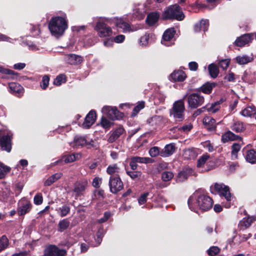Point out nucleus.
<instances>
[{"mask_svg":"<svg viewBox=\"0 0 256 256\" xmlns=\"http://www.w3.org/2000/svg\"><path fill=\"white\" fill-rule=\"evenodd\" d=\"M212 199L207 195L195 192L188 198V204L190 209L197 212L198 210L202 212L210 210L212 206Z\"/></svg>","mask_w":256,"mask_h":256,"instance_id":"nucleus-1","label":"nucleus"},{"mask_svg":"<svg viewBox=\"0 0 256 256\" xmlns=\"http://www.w3.org/2000/svg\"><path fill=\"white\" fill-rule=\"evenodd\" d=\"M66 16H55L52 18L49 24L48 28L52 34L56 37L62 35L68 28Z\"/></svg>","mask_w":256,"mask_h":256,"instance_id":"nucleus-2","label":"nucleus"},{"mask_svg":"<svg viewBox=\"0 0 256 256\" xmlns=\"http://www.w3.org/2000/svg\"><path fill=\"white\" fill-rule=\"evenodd\" d=\"M212 192H218L221 197H224L226 202L224 205L226 208H229L234 201V197L230 192L228 186L222 183H216L214 186L211 187Z\"/></svg>","mask_w":256,"mask_h":256,"instance_id":"nucleus-3","label":"nucleus"},{"mask_svg":"<svg viewBox=\"0 0 256 256\" xmlns=\"http://www.w3.org/2000/svg\"><path fill=\"white\" fill-rule=\"evenodd\" d=\"M164 20H176L178 21L184 19L185 16L182 8L177 4L168 7L162 13Z\"/></svg>","mask_w":256,"mask_h":256,"instance_id":"nucleus-4","label":"nucleus"},{"mask_svg":"<svg viewBox=\"0 0 256 256\" xmlns=\"http://www.w3.org/2000/svg\"><path fill=\"white\" fill-rule=\"evenodd\" d=\"M12 136L10 132L0 130V146L2 150L8 152L11 151Z\"/></svg>","mask_w":256,"mask_h":256,"instance_id":"nucleus-5","label":"nucleus"},{"mask_svg":"<svg viewBox=\"0 0 256 256\" xmlns=\"http://www.w3.org/2000/svg\"><path fill=\"white\" fill-rule=\"evenodd\" d=\"M184 105L183 100H179L176 102L170 111V115L172 116L176 121L181 122L184 119Z\"/></svg>","mask_w":256,"mask_h":256,"instance_id":"nucleus-6","label":"nucleus"},{"mask_svg":"<svg viewBox=\"0 0 256 256\" xmlns=\"http://www.w3.org/2000/svg\"><path fill=\"white\" fill-rule=\"evenodd\" d=\"M94 30L100 38L110 37L113 34L111 28L100 20L96 22Z\"/></svg>","mask_w":256,"mask_h":256,"instance_id":"nucleus-7","label":"nucleus"},{"mask_svg":"<svg viewBox=\"0 0 256 256\" xmlns=\"http://www.w3.org/2000/svg\"><path fill=\"white\" fill-rule=\"evenodd\" d=\"M74 146H85L88 148H96L97 146L96 142L86 136H76L74 140Z\"/></svg>","mask_w":256,"mask_h":256,"instance_id":"nucleus-8","label":"nucleus"},{"mask_svg":"<svg viewBox=\"0 0 256 256\" xmlns=\"http://www.w3.org/2000/svg\"><path fill=\"white\" fill-rule=\"evenodd\" d=\"M102 112L104 116H107L112 120H118L122 117V114L120 112L116 107L104 106Z\"/></svg>","mask_w":256,"mask_h":256,"instance_id":"nucleus-9","label":"nucleus"},{"mask_svg":"<svg viewBox=\"0 0 256 256\" xmlns=\"http://www.w3.org/2000/svg\"><path fill=\"white\" fill-rule=\"evenodd\" d=\"M108 185L110 192L113 194L120 192L124 187L123 183L119 176H110Z\"/></svg>","mask_w":256,"mask_h":256,"instance_id":"nucleus-10","label":"nucleus"},{"mask_svg":"<svg viewBox=\"0 0 256 256\" xmlns=\"http://www.w3.org/2000/svg\"><path fill=\"white\" fill-rule=\"evenodd\" d=\"M88 186V180H82L76 182L74 189L72 190V195L74 197L75 199L83 194L86 188Z\"/></svg>","mask_w":256,"mask_h":256,"instance_id":"nucleus-11","label":"nucleus"},{"mask_svg":"<svg viewBox=\"0 0 256 256\" xmlns=\"http://www.w3.org/2000/svg\"><path fill=\"white\" fill-rule=\"evenodd\" d=\"M204 102V97L198 94H191L188 97V105L192 108H196L202 105Z\"/></svg>","mask_w":256,"mask_h":256,"instance_id":"nucleus-12","label":"nucleus"},{"mask_svg":"<svg viewBox=\"0 0 256 256\" xmlns=\"http://www.w3.org/2000/svg\"><path fill=\"white\" fill-rule=\"evenodd\" d=\"M66 253L64 249H60L57 246L53 245L50 246L44 250L45 256H64Z\"/></svg>","mask_w":256,"mask_h":256,"instance_id":"nucleus-13","label":"nucleus"},{"mask_svg":"<svg viewBox=\"0 0 256 256\" xmlns=\"http://www.w3.org/2000/svg\"><path fill=\"white\" fill-rule=\"evenodd\" d=\"M222 102V100H220L219 101H217L213 104H212L210 106H207L206 108L207 111L211 113H216L217 112L220 108V104ZM202 109H205V108H200L197 110L194 113V116H196L200 114L204 110Z\"/></svg>","mask_w":256,"mask_h":256,"instance_id":"nucleus-14","label":"nucleus"},{"mask_svg":"<svg viewBox=\"0 0 256 256\" xmlns=\"http://www.w3.org/2000/svg\"><path fill=\"white\" fill-rule=\"evenodd\" d=\"M31 204L26 200H22L19 202V207L18 210V215L23 216L28 212L31 209Z\"/></svg>","mask_w":256,"mask_h":256,"instance_id":"nucleus-15","label":"nucleus"},{"mask_svg":"<svg viewBox=\"0 0 256 256\" xmlns=\"http://www.w3.org/2000/svg\"><path fill=\"white\" fill-rule=\"evenodd\" d=\"M64 60L67 64L70 65L78 64L82 62V56L73 54H66Z\"/></svg>","mask_w":256,"mask_h":256,"instance_id":"nucleus-16","label":"nucleus"},{"mask_svg":"<svg viewBox=\"0 0 256 256\" xmlns=\"http://www.w3.org/2000/svg\"><path fill=\"white\" fill-rule=\"evenodd\" d=\"M254 38V34H244L238 38L235 41L236 44L238 46H244L250 43Z\"/></svg>","mask_w":256,"mask_h":256,"instance_id":"nucleus-17","label":"nucleus"},{"mask_svg":"<svg viewBox=\"0 0 256 256\" xmlns=\"http://www.w3.org/2000/svg\"><path fill=\"white\" fill-rule=\"evenodd\" d=\"M175 32L176 31L174 28H171L166 30L163 34L162 43L166 46H170L171 43L170 41L172 39Z\"/></svg>","mask_w":256,"mask_h":256,"instance_id":"nucleus-18","label":"nucleus"},{"mask_svg":"<svg viewBox=\"0 0 256 256\" xmlns=\"http://www.w3.org/2000/svg\"><path fill=\"white\" fill-rule=\"evenodd\" d=\"M96 120V112L94 110H91L86 116L84 121L82 124V126L85 128H89L94 124Z\"/></svg>","mask_w":256,"mask_h":256,"instance_id":"nucleus-19","label":"nucleus"},{"mask_svg":"<svg viewBox=\"0 0 256 256\" xmlns=\"http://www.w3.org/2000/svg\"><path fill=\"white\" fill-rule=\"evenodd\" d=\"M146 10L144 4H138L134 8V15L138 20L143 19Z\"/></svg>","mask_w":256,"mask_h":256,"instance_id":"nucleus-20","label":"nucleus"},{"mask_svg":"<svg viewBox=\"0 0 256 256\" xmlns=\"http://www.w3.org/2000/svg\"><path fill=\"white\" fill-rule=\"evenodd\" d=\"M8 86L10 92L18 96H20L24 92V88L18 83L10 82Z\"/></svg>","mask_w":256,"mask_h":256,"instance_id":"nucleus-21","label":"nucleus"},{"mask_svg":"<svg viewBox=\"0 0 256 256\" xmlns=\"http://www.w3.org/2000/svg\"><path fill=\"white\" fill-rule=\"evenodd\" d=\"M160 16V13L157 12H150L147 16L146 20V23L149 26H152L154 25L158 22Z\"/></svg>","mask_w":256,"mask_h":256,"instance_id":"nucleus-22","label":"nucleus"},{"mask_svg":"<svg viewBox=\"0 0 256 256\" xmlns=\"http://www.w3.org/2000/svg\"><path fill=\"white\" fill-rule=\"evenodd\" d=\"M174 82H183L186 78V74L182 70H176L170 76Z\"/></svg>","mask_w":256,"mask_h":256,"instance_id":"nucleus-23","label":"nucleus"},{"mask_svg":"<svg viewBox=\"0 0 256 256\" xmlns=\"http://www.w3.org/2000/svg\"><path fill=\"white\" fill-rule=\"evenodd\" d=\"M176 150V146L174 144H166L164 148L161 150L160 156L162 157H168L172 155Z\"/></svg>","mask_w":256,"mask_h":256,"instance_id":"nucleus-24","label":"nucleus"},{"mask_svg":"<svg viewBox=\"0 0 256 256\" xmlns=\"http://www.w3.org/2000/svg\"><path fill=\"white\" fill-rule=\"evenodd\" d=\"M204 124L207 126V128L210 131L214 130L216 129V121L212 118L207 116L203 119Z\"/></svg>","mask_w":256,"mask_h":256,"instance_id":"nucleus-25","label":"nucleus"},{"mask_svg":"<svg viewBox=\"0 0 256 256\" xmlns=\"http://www.w3.org/2000/svg\"><path fill=\"white\" fill-rule=\"evenodd\" d=\"M209 26L208 20H202L194 26V30L195 32H200L201 30L206 32L208 30Z\"/></svg>","mask_w":256,"mask_h":256,"instance_id":"nucleus-26","label":"nucleus"},{"mask_svg":"<svg viewBox=\"0 0 256 256\" xmlns=\"http://www.w3.org/2000/svg\"><path fill=\"white\" fill-rule=\"evenodd\" d=\"M149 124L155 128L162 126L164 124V120L162 116H154L148 120Z\"/></svg>","mask_w":256,"mask_h":256,"instance_id":"nucleus-27","label":"nucleus"},{"mask_svg":"<svg viewBox=\"0 0 256 256\" xmlns=\"http://www.w3.org/2000/svg\"><path fill=\"white\" fill-rule=\"evenodd\" d=\"M256 220L254 216H249L244 218L240 222L239 226L241 230H244L250 226L252 223Z\"/></svg>","mask_w":256,"mask_h":256,"instance_id":"nucleus-28","label":"nucleus"},{"mask_svg":"<svg viewBox=\"0 0 256 256\" xmlns=\"http://www.w3.org/2000/svg\"><path fill=\"white\" fill-rule=\"evenodd\" d=\"M114 22L117 28H122L124 32H129L131 30L130 24L122 18H116Z\"/></svg>","mask_w":256,"mask_h":256,"instance_id":"nucleus-29","label":"nucleus"},{"mask_svg":"<svg viewBox=\"0 0 256 256\" xmlns=\"http://www.w3.org/2000/svg\"><path fill=\"white\" fill-rule=\"evenodd\" d=\"M238 139L242 140V138L240 137L238 135L234 134L230 131L227 132L222 136V140L224 142H227L228 140H236Z\"/></svg>","mask_w":256,"mask_h":256,"instance_id":"nucleus-30","label":"nucleus"},{"mask_svg":"<svg viewBox=\"0 0 256 256\" xmlns=\"http://www.w3.org/2000/svg\"><path fill=\"white\" fill-rule=\"evenodd\" d=\"M120 168L116 164H114L108 166L106 168V172L112 176L114 174H118L120 172Z\"/></svg>","mask_w":256,"mask_h":256,"instance_id":"nucleus-31","label":"nucleus"},{"mask_svg":"<svg viewBox=\"0 0 256 256\" xmlns=\"http://www.w3.org/2000/svg\"><path fill=\"white\" fill-rule=\"evenodd\" d=\"M216 86V84L215 82H208L200 87V90L203 93L209 94L212 92V88Z\"/></svg>","mask_w":256,"mask_h":256,"instance_id":"nucleus-32","label":"nucleus"},{"mask_svg":"<svg viewBox=\"0 0 256 256\" xmlns=\"http://www.w3.org/2000/svg\"><path fill=\"white\" fill-rule=\"evenodd\" d=\"M62 176V174L60 172L56 173L51 176L49 177L44 182V186H50L57 180L60 179Z\"/></svg>","mask_w":256,"mask_h":256,"instance_id":"nucleus-33","label":"nucleus"},{"mask_svg":"<svg viewBox=\"0 0 256 256\" xmlns=\"http://www.w3.org/2000/svg\"><path fill=\"white\" fill-rule=\"evenodd\" d=\"M244 142L242 141L241 144L234 143L232 146V158L233 160L236 159L238 158L237 154L240 150L242 144Z\"/></svg>","mask_w":256,"mask_h":256,"instance_id":"nucleus-34","label":"nucleus"},{"mask_svg":"<svg viewBox=\"0 0 256 256\" xmlns=\"http://www.w3.org/2000/svg\"><path fill=\"white\" fill-rule=\"evenodd\" d=\"M246 160L251 164L256 163V151L250 150L248 151L246 156Z\"/></svg>","mask_w":256,"mask_h":256,"instance_id":"nucleus-35","label":"nucleus"},{"mask_svg":"<svg viewBox=\"0 0 256 256\" xmlns=\"http://www.w3.org/2000/svg\"><path fill=\"white\" fill-rule=\"evenodd\" d=\"M58 214L60 217L66 216L70 212V207L68 204H64L56 210Z\"/></svg>","mask_w":256,"mask_h":256,"instance_id":"nucleus-36","label":"nucleus"},{"mask_svg":"<svg viewBox=\"0 0 256 256\" xmlns=\"http://www.w3.org/2000/svg\"><path fill=\"white\" fill-rule=\"evenodd\" d=\"M209 74L210 76L214 78H216L218 74L219 70L218 67L214 64H212L208 66Z\"/></svg>","mask_w":256,"mask_h":256,"instance_id":"nucleus-37","label":"nucleus"},{"mask_svg":"<svg viewBox=\"0 0 256 256\" xmlns=\"http://www.w3.org/2000/svg\"><path fill=\"white\" fill-rule=\"evenodd\" d=\"M230 128L232 130L236 132H242L245 129L243 123L239 121L234 122Z\"/></svg>","mask_w":256,"mask_h":256,"instance_id":"nucleus-38","label":"nucleus"},{"mask_svg":"<svg viewBox=\"0 0 256 256\" xmlns=\"http://www.w3.org/2000/svg\"><path fill=\"white\" fill-rule=\"evenodd\" d=\"M256 114V110L254 106H249L241 112V114L244 116H251Z\"/></svg>","mask_w":256,"mask_h":256,"instance_id":"nucleus-39","label":"nucleus"},{"mask_svg":"<svg viewBox=\"0 0 256 256\" xmlns=\"http://www.w3.org/2000/svg\"><path fill=\"white\" fill-rule=\"evenodd\" d=\"M10 170V167L0 162V179L4 178Z\"/></svg>","mask_w":256,"mask_h":256,"instance_id":"nucleus-40","label":"nucleus"},{"mask_svg":"<svg viewBox=\"0 0 256 256\" xmlns=\"http://www.w3.org/2000/svg\"><path fill=\"white\" fill-rule=\"evenodd\" d=\"M70 221L68 219H64L60 220L58 224V231L62 232L67 229L70 226Z\"/></svg>","mask_w":256,"mask_h":256,"instance_id":"nucleus-41","label":"nucleus"},{"mask_svg":"<svg viewBox=\"0 0 256 256\" xmlns=\"http://www.w3.org/2000/svg\"><path fill=\"white\" fill-rule=\"evenodd\" d=\"M252 60V58L246 56H238L236 58V62L240 64H244Z\"/></svg>","mask_w":256,"mask_h":256,"instance_id":"nucleus-42","label":"nucleus"},{"mask_svg":"<svg viewBox=\"0 0 256 256\" xmlns=\"http://www.w3.org/2000/svg\"><path fill=\"white\" fill-rule=\"evenodd\" d=\"M80 156L79 154L68 155L64 158V161L65 163L72 162L78 159Z\"/></svg>","mask_w":256,"mask_h":256,"instance_id":"nucleus-43","label":"nucleus"},{"mask_svg":"<svg viewBox=\"0 0 256 256\" xmlns=\"http://www.w3.org/2000/svg\"><path fill=\"white\" fill-rule=\"evenodd\" d=\"M183 156L186 158H194L196 157V153L193 149L188 148L184 151Z\"/></svg>","mask_w":256,"mask_h":256,"instance_id":"nucleus-44","label":"nucleus"},{"mask_svg":"<svg viewBox=\"0 0 256 256\" xmlns=\"http://www.w3.org/2000/svg\"><path fill=\"white\" fill-rule=\"evenodd\" d=\"M8 245V240L6 236H3L0 238V252L6 248Z\"/></svg>","mask_w":256,"mask_h":256,"instance_id":"nucleus-45","label":"nucleus"},{"mask_svg":"<svg viewBox=\"0 0 256 256\" xmlns=\"http://www.w3.org/2000/svg\"><path fill=\"white\" fill-rule=\"evenodd\" d=\"M138 163L148 164L152 163L154 160L150 158L134 156Z\"/></svg>","mask_w":256,"mask_h":256,"instance_id":"nucleus-46","label":"nucleus"},{"mask_svg":"<svg viewBox=\"0 0 256 256\" xmlns=\"http://www.w3.org/2000/svg\"><path fill=\"white\" fill-rule=\"evenodd\" d=\"M28 28L30 29L32 36H37L40 34V30L38 26L32 25L30 24L28 26Z\"/></svg>","mask_w":256,"mask_h":256,"instance_id":"nucleus-47","label":"nucleus"},{"mask_svg":"<svg viewBox=\"0 0 256 256\" xmlns=\"http://www.w3.org/2000/svg\"><path fill=\"white\" fill-rule=\"evenodd\" d=\"M161 150L158 146H154L151 148L149 150L150 155L152 157H156L158 155L160 156Z\"/></svg>","mask_w":256,"mask_h":256,"instance_id":"nucleus-48","label":"nucleus"},{"mask_svg":"<svg viewBox=\"0 0 256 256\" xmlns=\"http://www.w3.org/2000/svg\"><path fill=\"white\" fill-rule=\"evenodd\" d=\"M173 177L174 174L170 172L165 171L162 174V178L164 182L170 180Z\"/></svg>","mask_w":256,"mask_h":256,"instance_id":"nucleus-49","label":"nucleus"},{"mask_svg":"<svg viewBox=\"0 0 256 256\" xmlns=\"http://www.w3.org/2000/svg\"><path fill=\"white\" fill-rule=\"evenodd\" d=\"M65 82L66 76L64 74H60L54 79V84L56 86H60L62 83Z\"/></svg>","mask_w":256,"mask_h":256,"instance_id":"nucleus-50","label":"nucleus"},{"mask_svg":"<svg viewBox=\"0 0 256 256\" xmlns=\"http://www.w3.org/2000/svg\"><path fill=\"white\" fill-rule=\"evenodd\" d=\"M210 156L207 154H203L198 160L197 166L198 167H202L206 163V160L209 158Z\"/></svg>","mask_w":256,"mask_h":256,"instance_id":"nucleus-51","label":"nucleus"},{"mask_svg":"<svg viewBox=\"0 0 256 256\" xmlns=\"http://www.w3.org/2000/svg\"><path fill=\"white\" fill-rule=\"evenodd\" d=\"M0 72L10 75L12 76V78H14V76L17 74V73L14 71L9 69L5 68L2 66H0Z\"/></svg>","mask_w":256,"mask_h":256,"instance_id":"nucleus-52","label":"nucleus"},{"mask_svg":"<svg viewBox=\"0 0 256 256\" xmlns=\"http://www.w3.org/2000/svg\"><path fill=\"white\" fill-rule=\"evenodd\" d=\"M50 82V77L48 75H44L42 77V84L40 86L42 89L46 90Z\"/></svg>","mask_w":256,"mask_h":256,"instance_id":"nucleus-53","label":"nucleus"},{"mask_svg":"<svg viewBox=\"0 0 256 256\" xmlns=\"http://www.w3.org/2000/svg\"><path fill=\"white\" fill-rule=\"evenodd\" d=\"M126 174L133 180L140 178L142 174L141 172L138 171H126Z\"/></svg>","mask_w":256,"mask_h":256,"instance_id":"nucleus-54","label":"nucleus"},{"mask_svg":"<svg viewBox=\"0 0 256 256\" xmlns=\"http://www.w3.org/2000/svg\"><path fill=\"white\" fill-rule=\"evenodd\" d=\"M150 38V34L148 33H146V34L142 36L140 40V43L144 46H146L148 44V40Z\"/></svg>","mask_w":256,"mask_h":256,"instance_id":"nucleus-55","label":"nucleus"},{"mask_svg":"<svg viewBox=\"0 0 256 256\" xmlns=\"http://www.w3.org/2000/svg\"><path fill=\"white\" fill-rule=\"evenodd\" d=\"M207 252L208 255L214 256L219 252L220 248L218 246H213L210 247Z\"/></svg>","mask_w":256,"mask_h":256,"instance_id":"nucleus-56","label":"nucleus"},{"mask_svg":"<svg viewBox=\"0 0 256 256\" xmlns=\"http://www.w3.org/2000/svg\"><path fill=\"white\" fill-rule=\"evenodd\" d=\"M144 106V102H141L135 106L133 110V112L132 113V116H134L138 113L140 110L142 109Z\"/></svg>","mask_w":256,"mask_h":256,"instance_id":"nucleus-57","label":"nucleus"},{"mask_svg":"<svg viewBox=\"0 0 256 256\" xmlns=\"http://www.w3.org/2000/svg\"><path fill=\"white\" fill-rule=\"evenodd\" d=\"M101 124L103 128H107L110 126L112 122L106 119V116H103L101 120Z\"/></svg>","mask_w":256,"mask_h":256,"instance_id":"nucleus-58","label":"nucleus"},{"mask_svg":"<svg viewBox=\"0 0 256 256\" xmlns=\"http://www.w3.org/2000/svg\"><path fill=\"white\" fill-rule=\"evenodd\" d=\"M230 62V60L224 59L220 60L218 62L219 66L223 70H226L228 68Z\"/></svg>","mask_w":256,"mask_h":256,"instance_id":"nucleus-59","label":"nucleus"},{"mask_svg":"<svg viewBox=\"0 0 256 256\" xmlns=\"http://www.w3.org/2000/svg\"><path fill=\"white\" fill-rule=\"evenodd\" d=\"M43 201L42 196L41 194H36L34 198V204L36 205L41 204Z\"/></svg>","mask_w":256,"mask_h":256,"instance_id":"nucleus-60","label":"nucleus"},{"mask_svg":"<svg viewBox=\"0 0 256 256\" xmlns=\"http://www.w3.org/2000/svg\"><path fill=\"white\" fill-rule=\"evenodd\" d=\"M102 179L99 177H95L92 180V185L96 188H98L100 186L102 183Z\"/></svg>","mask_w":256,"mask_h":256,"instance_id":"nucleus-61","label":"nucleus"},{"mask_svg":"<svg viewBox=\"0 0 256 256\" xmlns=\"http://www.w3.org/2000/svg\"><path fill=\"white\" fill-rule=\"evenodd\" d=\"M192 124H188L184 125L180 127L178 129L179 130L183 132H187L190 130L192 128Z\"/></svg>","mask_w":256,"mask_h":256,"instance_id":"nucleus-62","label":"nucleus"},{"mask_svg":"<svg viewBox=\"0 0 256 256\" xmlns=\"http://www.w3.org/2000/svg\"><path fill=\"white\" fill-rule=\"evenodd\" d=\"M188 178V174L186 172L182 171L178 174V180L181 182L186 180Z\"/></svg>","mask_w":256,"mask_h":256,"instance_id":"nucleus-63","label":"nucleus"},{"mask_svg":"<svg viewBox=\"0 0 256 256\" xmlns=\"http://www.w3.org/2000/svg\"><path fill=\"white\" fill-rule=\"evenodd\" d=\"M148 192H146L142 194L138 200V202L140 204H144L146 202V198L148 196Z\"/></svg>","mask_w":256,"mask_h":256,"instance_id":"nucleus-64","label":"nucleus"}]
</instances>
